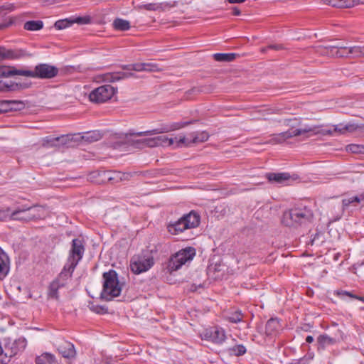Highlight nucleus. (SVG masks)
I'll return each mask as SVG.
<instances>
[{"label": "nucleus", "instance_id": "nucleus-1", "mask_svg": "<svg viewBox=\"0 0 364 364\" xmlns=\"http://www.w3.org/2000/svg\"><path fill=\"white\" fill-rule=\"evenodd\" d=\"M122 68L125 71L107 73L102 75V80L107 82H114L121 80L134 77V74L130 71H157L158 66L152 63H134L130 65H123Z\"/></svg>", "mask_w": 364, "mask_h": 364}, {"label": "nucleus", "instance_id": "nucleus-2", "mask_svg": "<svg viewBox=\"0 0 364 364\" xmlns=\"http://www.w3.org/2000/svg\"><path fill=\"white\" fill-rule=\"evenodd\" d=\"M26 345L27 341L23 337L14 340L10 338L0 339V364H8L12 358L26 348Z\"/></svg>", "mask_w": 364, "mask_h": 364}, {"label": "nucleus", "instance_id": "nucleus-3", "mask_svg": "<svg viewBox=\"0 0 364 364\" xmlns=\"http://www.w3.org/2000/svg\"><path fill=\"white\" fill-rule=\"evenodd\" d=\"M104 279L102 291L100 294L102 299L111 301L114 297L119 296L122 291V287L119 284L117 274L114 270H109L102 274Z\"/></svg>", "mask_w": 364, "mask_h": 364}, {"label": "nucleus", "instance_id": "nucleus-4", "mask_svg": "<svg viewBox=\"0 0 364 364\" xmlns=\"http://www.w3.org/2000/svg\"><path fill=\"white\" fill-rule=\"evenodd\" d=\"M200 224V215L191 211L188 214L182 216L177 221L170 223L167 228L168 231L172 235H178L188 229H193L198 227Z\"/></svg>", "mask_w": 364, "mask_h": 364}, {"label": "nucleus", "instance_id": "nucleus-5", "mask_svg": "<svg viewBox=\"0 0 364 364\" xmlns=\"http://www.w3.org/2000/svg\"><path fill=\"white\" fill-rule=\"evenodd\" d=\"M58 73V68L46 63L37 65L34 70H20L15 68V75H22L33 78L50 79L55 77Z\"/></svg>", "mask_w": 364, "mask_h": 364}, {"label": "nucleus", "instance_id": "nucleus-6", "mask_svg": "<svg viewBox=\"0 0 364 364\" xmlns=\"http://www.w3.org/2000/svg\"><path fill=\"white\" fill-rule=\"evenodd\" d=\"M313 214L311 210L294 208L284 213L282 223L287 226H294L311 221Z\"/></svg>", "mask_w": 364, "mask_h": 364}, {"label": "nucleus", "instance_id": "nucleus-7", "mask_svg": "<svg viewBox=\"0 0 364 364\" xmlns=\"http://www.w3.org/2000/svg\"><path fill=\"white\" fill-rule=\"evenodd\" d=\"M196 255V250L188 247L182 249L172 255L168 262L167 269L171 273L179 269L183 264L190 262Z\"/></svg>", "mask_w": 364, "mask_h": 364}, {"label": "nucleus", "instance_id": "nucleus-8", "mask_svg": "<svg viewBox=\"0 0 364 364\" xmlns=\"http://www.w3.org/2000/svg\"><path fill=\"white\" fill-rule=\"evenodd\" d=\"M116 90L110 85H105L93 90L89 95L91 102L103 103L110 100L114 95Z\"/></svg>", "mask_w": 364, "mask_h": 364}, {"label": "nucleus", "instance_id": "nucleus-9", "mask_svg": "<svg viewBox=\"0 0 364 364\" xmlns=\"http://www.w3.org/2000/svg\"><path fill=\"white\" fill-rule=\"evenodd\" d=\"M152 257L134 256L130 261V269L136 274L146 272L154 265Z\"/></svg>", "mask_w": 364, "mask_h": 364}, {"label": "nucleus", "instance_id": "nucleus-10", "mask_svg": "<svg viewBox=\"0 0 364 364\" xmlns=\"http://www.w3.org/2000/svg\"><path fill=\"white\" fill-rule=\"evenodd\" d=\"M84 252L85 246L82 240L73 239L72 240L71 248L69 251L67 262L71 264L72 267H76L79 262L82 259Z\"/></svg>", "mask_w": 364, "mask_h": 364}, {"label": "nucleus", "instance_id": "nucleus-11", "mask_svg": "<svg viewBox=\"0 0 364 364\" xmlns=\"http://www.w3.org/2000/svg\"><path fill=\"white\" fill-rule=\"evenodd\" d=\"M190 122H185V123H173L168 125H163L159 128L149 130L146 132H129L127 134V137L128 136H151L158 134H162V133H167L171 131L179 129L186 125H188Z\"/></svg>", "mask_w": 364, "mask_h": 364}, {"label": "nucleus", "instance_id": "nucleus-12", "mask_svg": "<svg viewBox=\"0 0 364 364\" xmlns=\"http://www.w3.org/2000/svg\"><path fill=\"white\" fill-rule=\"evenodd\" d=\"M305 132H306V130L303 129V127L298 129L291 128L286 132L274 134L272 139L269 140V143L274 144H281L284 142L288 139L303 135L305 134Z\"/></svg>", "mask_w": 364, "mask_h": 364}, {"label": "nucleus", "instance_id": "nucleus-13", "mask_svg": "<svg viewBox=\"0 0 364 364\" xmlns=\"http://www.w3.org/2000/svg\"><path fill=\"white\" fill-rule=\"evenodd\" d=\"M204 336L208 340L216 344H221L226 338L225 331L219 327H213L206 329L204 333Z\"/></svg>", "mask_w": 364, "mask_h": 364}, {"label": "nucleus", "instance_id": "nucleus-14", "mask_svg": "<svg viewBox=\"0 0 364 364\" xmlns=\"http://www.w3.org/2000/svg\"><path fill=\"white\" fill-rule=\"evenodd\" d=\"M28 55L22 49H6L0 46V59H19Z\"/></svg>", "mask_w": 364, "mask_h": 364}, {"label": "nucleus", "instance_id": "nucleus-15", "mask_svg": "<svg viewBox=\"0 0 364 364\" xmlns=\"http://www.w3.org/2000/svg\"><path fill=\"white\" fill-rule=\"evenodd\" d=\"M59 353L65 358L72 359L76 355L74 345L67 341H63L57 347Z\"/></svg>", "mask_w": 364, "mask_h": 364}, {"label": "nucleus", "instance_id": "nucleus-16", "mask_svg": "<svg viewBox=\"0 0 364 364\" xmlns=\"http://www.w3.org/2000/svg\"><path fill=\"white\" fill-rule=\"evenodd\" d=\"M28 213V205H21L20 206H18L14 210L11 211V220L26 222L31 221Z\"/></svg>", "mask_w": 364, "mask_h": 364}, {"label": "nucleus", "instance_id": "nucleus-17", "mask_svg": "<svg viewBox=\"0 0 364 364\" xmlns=\"http://www.w3.org/2000/svg\"><path fill=\"white\" fill-rule=\"evenodd\" d=\"M321 125H314V126H309V125H305L303 127V129H306V132H305L304 134H307L306 137H310L316 134H322V135H329L333 136L334 134H336L333 129H322Z\"/></svg>", "mask_w": 364, "mask_h": 364}, {"label": "nucleus", "instance_id": "nucleus-18", "mask_svg": "<svg viewBox=\"0 0 364 364\" xmlns=\"http://www.w3.org/2000/svg\"><path fill=\"white\" fill-rule=\"evenodd\" d=\"M75 269V267H72L71 264L67 262L55 281L58 282L63 287H65L68 279L71 278Z\"/></svg>", "mask_w": 364, "mask_h": 364}, {"label": "nucleus", "instance_id": "nucleus-19", "mask_svg": "<svg viewBox=\"0 0 364 364\" xmlns=\"http://www.w3.org/2000/svg\"><path fill=\"white\" fill-rule=\"evenodd\" d=\"M173 141L174 139L173 138H168L165 135L149 137V139L147 141L149 147L151 148L159 146H171L173 144Z\"/></svg>", "mask_w": 364, "mask_h": 364}, {"label": "nucleus", "instance_id": "nucleus-20", "mask_svg": "<svg viewBox=\"0 0 364 364\" xmlns=\"http://www.w3.org/2000/svg\"><path fill=\"white\" fill-rule=\"evenodd\" d=\"M266 177L269 182L278 184H287V182L291 179V176L288 173H267Z\"/></svg>", "mask_w": 364, "mask_h": 364}, {"label": "nucleus", "instance_id": "nucleus-21", "mask_svg": "<svg viewBox=\"0 0 364 364\" xmlns=\"http://www.w3.org/2000/svg\"><path fill=\"white\" fill-rule=\"evenodd\" d=\"M318 349L324 350L326 348L338 343V338H332L328 334H322L317 338Z\"/></svg>", "mask_w": 364, "mask_h": 364}, {"label": "nucleus", "instance_id": "nucleus-22", "mask_svg": "<svg viewBox=\"0 0 364 364\" xmlns=\"http://www.w3.org/2000/svg\"><path fill=\"white\" fill-rule=\"evenodd\" d=\"M282 326L278 318H272L266 323L265 333L267 336H275L281 330Z\"/></svg>", "mask_w": 364, "mask_h": 364}, {"label": "nucleus", "instance_id": "nucleus-23", "mask_svg": "<svg viewBox=\"0 0 364 364\" xmlns=\"http://www.w3.org/2000/svg\"><path fill=\"white\" fill-rule=\"evenodd\" d=\"M9 272V259L0 248V280L4 279Z\"/></svg>", "mask_w": 364, "mask_h": 364}, {"label": "nucleus", "instance_id": "nucleus-24", "mask_svg": "<svg viewBox=\"0 0 364 364\" xmlns=\"http://www.w3.org/2000/svg\"><path fill=\"white\" fill-rule=\"evenodd\" d=\"M334 131L338 134H346L347 133H353L360 128L356 124L354 123H348V124H339L337 125H334Z\"/></svg>", "mask_w": 364, "mask_h": 364}, {"label": "nucleus", "instance_id": "nucleus-25", "mask_svg": "<svg viewBox=\"0 0 364 364\" xmlns=\"http://www.w3.org/2000/svg\"><path fill=\"white\" fill-rule=\"evenodd\" d=\"M324 3L338 8H350L359 4V0H323Z\"/></svg>", "mask_w": 364, "mask_h": 364}, {"label": "nucleus", "instance_id": "nucleus-26", "mask_svg": "<svg viewBox=\"0 0 364 364\" xmlns=\"http://www.w3.org/2000/svg\"><path fill=\"white\" fill-rule=\"evenodd\" d=\"M346 46L341 43L328 45V57L345 58Z\"/></svg>", "mask_w": 364, "mask_h": 364}, {"label": "nucleus", "instance_id": "nucleus-27", "mask_svg": "<svg viewBox=\"0 0 364 364\" xmlns=\"http://www.w3.org/2000/svg\"><path fill=\"white\" fill-rule=\"evenodd\" d=\"M359 204L364 205V193L350 196L342 200L343 208H347L350 205L358 206Z\"/></svg>", "mask_w": 364, "mask_h": 364}, {"label": "nucleus", "instance_id": "nucleus-28", "mask_svg": "<svg viewBox=\"0 0 364 364\" xmlns=\"http://www.w3.org/2000/svg\"><path fill=\"white\" fill-rule=\"evenodd\" d=\"M28 210L31 220L43 219L46 217L47 211L43 207L38 205L28 206Z\"/></svg>", "mask_w": 364, "mask_h": 364}, {"label": "nucleus", "instance_id": "nucleus-29", "mask_svg": "<svg viewBox=\"0 0 364 364\" xmlns=\"http://www.w3.org/2000/svg\"><path fill=\"white\" fill-rule=\"evenodd\" d=\"M345 50V58L348 57H353V58H360L364 56V46H346Z\"/></svg>", "mask_w": 364, "mask_h": 364}, {"label": "nucleus", "instance_id": "nucleus-30", "mask_svg": "<svg viewBox=\"0 0 364 364\" xmlns=\"http://www.w3.org/2000/svg\"><path fill=\"white\" fill-rule=\"evenodd\" d=\"M56 358L53 354L50 353H43L36 358V364H55Z\"/></svg>", "mask_w": 364, "mask_h": 364}, {"label": "nucleus", "instance_id": "nucleus-31", "mask_svg": "<svg viewBox=\"0 0 364 364\" xmlns=\"http://www.w3.org/2000/svg\"><path fill=\"white\" fill-rule=\"evenodd\" d=\"M227 350L229 355L234 356L243 355L247 351L245 346L242 344H238L232 347H230Z\"/></svg>", "mask_w": 364, "mask_h": 364}, {"label": "nucleus", "instance_id": "nucleus-32", "mask_svg": "<svg viewBox=\"0 0 364 364\" xmlns=\"http://www.w3.org/2000/svg\"><path fill=\"white\" fill-rule=\"evenodd\" d=\"M225 317L230 322L237 323L242 321L243 314L240 311L237 310L232 312L227 313Z\"/></svg>", "mask_w": 364, "mask_h": 364}, {"label": "nucleus", "instance_id": "nucleus-33", "mask_svg": "<svg viewBox=\"0 0 364 364\" xmlns=\"http://www.w3.org/2000/svg\"><path fill=\"white\" fill-rule=\"evenodd\" d=\"M43 27L41 21H28L24 23L23 28L27 31H38Z\"/></svg>", "mask_w": 364, "mask_h": 364}, {"label": "nucleus", "instance_id": "nucleus-34", "mask_svg": "<svg viewBox=\"0 0 364 364\" xmlns=\"http://www.w3.org/2000/svg\"><path fill=\"white\" fill-rule=\"evenodd\" d=\"M113 26L116 30L127 31L130 28V23L127 20L116 18L113 22Z\"/></svg>", "mask_w": 364, "mask_h": 364}, {"label": "nucleus", "instance_id": "nucleus-35", "mask_svg": "<svg viewBox=\"0 0 364 364\" xmlns=\"http://www.w3.org/2000/svg\"><path fill=\"white\" fill-rule=\"evenodd\" d=\"M236 54L235 53H215L213 58L219 62H231L235 60Z\"/></svg>", "mask_w": 364, "mask_h": 364}, {"label": "nucleus", "instance_id": "nucleus-36", "mask_svg": "<svg viewBox=\"0 0 364 364\" xmlns=\"http://www.w3.org/2000/svg\"><path fill=\"white\" fill-rule=\"evenodd\" d=\"M61 287H63L61 285H60L59 283H58V282H55V280H53L49 286V290H48L49 297H50L52 299H58L59 297L58 291Z\"/></svg>", "mask_w": 364, "mask_h": 364}, {"label": "nucleus", "instance_id": "nucleus-37", "mask_svg": "<svg viewBox=\"0 0 364 364\" xmlns=\"http://www.w3.org/2000/svg\"><path fill=\"white\" fill-rule=\"evenodd\" d=\"M149 139V138H145L141 139H127V141L129 144H130L132 146L136 149H144L145 147H149L147 141Z\"/></svg>", "mask_w": 364, "mask_h": 364}, {"label": "nucleus", "instance_id": "nucleus-38", "mask_svg": "<svg viewBox=\"0 0 364 364\" xmlns=\"http://www.w3.org/2000/svg\"><path fill=\"white\" fill-rule=\"evenodd\" d=\"M332 338H338V343L343 338V331L338 327L337 324L333 325L332 328L329 331V334Z\"/></svg>", "mask_w": 364, "mask_h": 364}, {"label": "nucleus", "instance_id": "nucleus-39", "mask_svg": "<svg viewBox=\"0 0 364 364\" xmlns=\"http://www.w3.org/2000/svg\"><path fill=\"white\" fill-rule=\"evenodd\" d=\"M73 136L70 134L61 135L60 136L56 137L57 145L63 146V145H69L70 143L73 140Z\"/></svg>", "mask_w": 364, "mask_h": 364}, {"label": "nucleus", "instance_id": "nucleus-40", "mask_svg": "<svg viewBox=\"0 0 364 364\" xmlns=\"http://www.w3.org/2000/svg\"><path fill=\"white\" fill-rule=\"evenodd\" d=\"M42 146L46 148L58 146L56 137L50 136L44 137L42 140Z\"/></svg>", "mask_w": 364, "mask_h": 364}, {"label": "nucleus", "instance_id": "nucleus-41", "mask_svg": "<svg viewBox=\"0 0 364 364\" xmlns=\"http://www.w3.org/2000/svg\"><path fill=\"white\" fill-rule=\"evenodd\" d=\"M15 75L14 67L0 66V77H11Z\"/></svg>", "mask_w": 364, "mask_h": 364}, {"label": "nucleus", "instance_id": "nucleus-42", "mask_svg": "<svg viewBox=\"0 0 364 364\" xmlns=\"http://www.w3.org/2000/svg\"><path fill=\"white\" fill-rule=\"evenodd\" d=\"M11 111L21 110L24 108L25 104L19 100H9Z\"/></svg>", "mask_w": 364, "mask_h": 364}, {"label": "nucleus", "instance_id": "nucleus-43", "mask_svg": "<svg viewBox=\"0 0 364 364\" xmlns=\"http://www.w3.org/2000/svg\"><path fill=\"white\" fill-rule=\"evenodd\" d=\"M73 23V21H68V19L57 21L54 26L57 30H62L70 26Z\"/></svg>", "mask_w": 364, "mask_h": 364}, {"label": "nucleus", "instance_id": "nucleus-44", "mask_svg": "<svg viewBox=\"0 0 364 364\" xmlns=\"http://www.w3.org/2000/svg\"><path fill=\"white\" fill-rule=\"evenodd\" d=\"M336 295H338L341 298H343L345 296H346L351 299H358V300L364 301V297H361V296L355 295L352 292L347 291H343V290L337 291Z\"/></svg>", "mask_w": 364, "mask_h": 364}, {"label": "nucleus", "instance_id": "nucleus-45", "mask_svg": "<svg viewBox=\"0 0 364 364\" xmlns=\"http://www.w3.org/2000/svg\"><path fill=\"white\" fill-rule=\"evenodd\" d=\"M347 150L355 154H364V145L350 144L347 146Z\"/></svg>", "mask_w": 364, "mask_h": 364}, {"label": "nucleus", "instance_id": "nucleus-46", "mask_svg": "<svg viewBox=\"0 0 364 364\" xmlns=\"http://www.w3.org/2000/svg\"><path fill=\"white\" fill-rule=\"evenodd\" d=\"M315 52L323 56L328 57V46H318L315 47Z\"/></svg>", "mask_w": 364, "mask_h": 364}, {"label": "nucleus", "instance_id": "nucleus-47", "mask_svg": "<svg viewBox=\"0 0 364 364\" xmlns=\"http://www.w3.org/2000/svg\"><path fill=\"white\" fill-rule=\"evenodd\" d=\"M178 6L177 1H164L161 3V9L162 11L170 9L171 8H173Z\"/></svg>", "mask_w": 364, "mask_h": 364}, {"label": "nucleus", "instance_id": "nucleus-48", "mask_svg": "<svg viewBox=\"0 0 364 364\" xmlns=\"http://www.w3.org/2000/svg\"><path fill=\"white\" fill-rule=\"evenodd\" d=\"M11 209L6 208L0 210V221L6 220L7 218L11 219Z\"/></svg>", "mask_w": 364, "mask_h": 364}, {"label": "nucleus", "instance_id": "nucleus-49", "mask_svg": "<svg viewBox=\"0 0 364 364\" xmlns=\"http://www.w3.org/2000/svg\"><path fill=\"white\" fill-rule=\"evenodd\" d=\"M82 139L90 142H92L97 141L100 139V134L95 132L87 133L85 136H82Z\"/></svg>", "mask_w": 364, "mask_h": 364}, {"label": "nucleus", "instance_id": "nucleus-50", "mask_svg": "<svg viewBox=\"0 0 364 364\" xmlns=\"http://www.w3.org/2000/svg\"><path fill=\"white\" fill-rule=\"evenodd\" d=\"M144 8L146 10H148V11H159V10L161 11V3H159V4H154V3L147 4L144 5Z\"/></svg>", "mask_w": 364, "mask_h": 364}, {"label": "nucleus", "instance_id": "nucleus-51", "mask_svg": "<svg viewBox=\"0 0 364 364\" xmlns=\"http://www.w3.org/2000/svg\"><path fill=\"white\" fill-rule=\"evenodd\" d=\"M10 108L9 100L0 101V112H6L11 111Z\"/></svg>", "mask_w": 364, "mask_h": 364}, {"label": "nucleus", "instance_id": "nucleus-52", "mask_svg": "<svg viewBox=\"0 0 364 364\" xmlns=\"http://www.w3.org/2000/svg\"><path fill=\"white\" fill-rule=\"evenodd\" d=\"M92 174L95 176L102 175L105 177V178L107 179L108 181H111V180H112L114 178V177H112L111 176V172L110 171H102V172L97 171V172H94Z\"/></svg>", "mask_w": 364, "mask_h": 364}, {"label": "nucleus", "instance_id": "nucleus-53", "mask_svg": "<svg viewBox=\"0 0 364 364\" xmlns=\"http://www.w3.org/2000/svg\"><path fill=\"white\" fill-rule=\"evenodd\" d=\"M208 136L206 133H202L200 134V136H195L192 141L193 143H197V142L206 141L208 139Z\"/></svg>", "mask_w": 364, "mask_h": 364}, {"label": "nucleus", "instance_id": "nucleus-54", "mask_svg": "<svg viewBox=\"0 0 364 364\" xmlns=\"http://www.w3.org/2000/svg\"><path fill=\"white\" fill-rule=\"evenodd\" d=\"M269 48L274 49V50H282V49H283V46L282 45H270V46H269L267 48H262V52H266V50L269 49Z\"/></svg>", "mask_w": 364, "mask_h": 364}, {"label": "nucleus", "instance_id": "nucleus-55", "mask_svg": "<svg viewBox=\"0 0 364 364\" xmlns=\"http://www.w3.org/2000/svg\"><path fill=\"white\" fill-rule=\"evenodd\" d=\"M275 111L276 109H265L262 110L261 112H262L263 119H267V117H265L266 114H273L275 112Z\"/></svg>", "mask_w": 364, "mask_h": 364}, {"label": "nucleus", "instance_id": "nucleus-56", "mask_svg": "<svg viewBox=\"0 0 364 364\" xmlns=\"http://www.w3.org/2000/svg\"><path fill=\"white\" fill-rule=\"evenodd\" d=\"M363 270H364V262H362L358 268H356V274H358V275L359 277H364V275H363Z\"/></svg>", "mask_w": 364, "mask_h": 364}, {"label": "nucleus", "instance_id": "nucleus-57", "mask_svg": "<svg viewBox=\"0 0 364 364\" xmlns=\"http://www.w3.org/2000/svg\"><path fill=\"white\" fill-rule=\"evenodd\" d=\"M1 10L14 11L15 6L13 4H6L1 6Z\"/></svg>", "mask_w": 364, "mask_h": 364}, {"label": "nucleus", "instance_id": "nucleus-58", "mask_svg": "<svg viewBox=\"0 0 364 364\" xmlns=\"http://www.w3.org/2000/svg\"><path fill=\"white\" fill-rule=\"evenodd\" d=\"M232 14L235 16H239L241 14L240 10L237 6L232 7Z\"/></svg>", "mask_w": 364, "mask_h": 364}, {"label": "nucleus", "instance_id": "nucleus-59", "mask_svg": "<svg viewBox=\"0 0 364 364\" xmlns=\"http://www.w3.org/2000/svg\"><path fill=\"white\" fill-rule=\"evenodd\" d=\"M230 4H241L245 2L246 0H226Z\"/></svg>", "mask_w": 364, "mask_h": 364}, {"label": "nucleus", "instance_id": "nucleus-60", "mask_svg": "<svg viewBox=\"0 0 364 364\" xmlns=\"http://www.w3.org/2000/svg\"><path fill=\"white\" fill-rule=\"evenodd\" d=\"M314 337L311 336H308L306 338V343H311L314 341Z\"/></svg>", "mask_w": 364, "mask_h": 364}, {"label": "nucleus", "instance_id": "nucleus-61", "mask_svg": "<svg viewBox=\"0 0 364 364\" xmlns=\"http://www.w3.org/2000/svg\"><path fill=\"white\" fill-rule=\"evenodd\" d=\"M186 138L185 137H182L179 139V142H181V143H184L186 142Z\"/></svg>", "mask_w": 364, "mask_h": 364}, {"label": "nucleus", "instance_id": "nucleus-62", "mask_svg": "<svg viewBox=\"0 0 364 364\" xmlns=\"http://www.w3.org/2000/svg\"><path fill=\"white\" fill-rule=\"evenodd\" d=\"M77 23H82V18H77L75 21Z\"/></svg>", "mask_w": 364, "mask_h": 364}, {"label": "nucleus", "instance_id": "nucleus-63", "mask_svg": "<svg viewBox=\"0 0 364 364\" xmlns=\"http://www.w3.org/2000/svg\"><path fill=\"white\" fill-rule=\"evenodd\" d=\"M291 122V119H285L284 123L287 125H289V122Z\"/></svg>", "mask_w": 364, "mask_h": 364}, {"label": "nucleus", "instance_id": "nucleus-64", "mask_svg": "<svg viewBox=\"0 0 364 364\" xmlns=\"http://www.w3.org/2000/svg\"><path fill=\"white\" fill-rule=\"evenodd\" d=\"M315 240H316V237H315L313 240H311V244L312 245L314 244Z\"/></svg>", "mask_w": 364, "mask_h": 364}]
</instances>
